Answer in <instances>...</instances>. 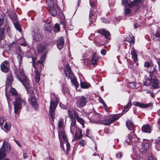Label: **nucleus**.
I'll return each instance as SVG.
<instances>
[{
    "instance_id": "obj_59",
    "label": "nucleus",
    "mask_w": 160,
    "mask_h": 160,
    "mask_svg": "<svg viewBox=\"0 0 160 160\" xmlns=\"http://www.w3.org/2000/svg\"><path fill=\"white\" fill-rule=\"evenodd\" d=\"M4 120L3 118L1 117L0 118V125H2L3 124Z\"/></svg>"
},
{
    "instance_id": "obj_24",
    "label": "nucleus",
    "mask_w": 160,
    "mask_h": 160,
    "mask_svg": "<svg viewBox=\"0 0 160 160\" xmlns=\"http://www.w3.org/2000/svg\"><path fill=\"white\" fill-rule=\"evenodd\" d=\"M97 15H95L93 16L92 17L90 18V19H89L90 21V25H91L92 24L94 26L96 25V23L95 22H96V20L97 19Z\"/></svg>"
},
{
    "instance_id": "obj_6",
    "label": "nucleus",
    "mask_w": 160,
    "mask_h": 160,
    "mask_svg": "<svg viewBox=\"0 0 160 160\" xmlns=\"http://www.w3.org/2000/svg\"><path fill=\"white\" fill-rule=\"evenodd\" d=\"M52 98H53V100L54 101H51L50 102L49 113L50 118L53 121L54 119V111L57 106L58 103V98L54 93L51 94V98L52 99Z\"/></svg>"
},
{
    "instance_id": "obj_51",
    "label": "nucleus",
    "mask_w": 160,
    "mask_h": 160,
    "mask_svg": "<svg viewBox=\"0 0 160 160\" xmlns=\"http://www.w3.org/2000/svg\"><path fill=\"white\" fill-rule=\"evenodd\" d=\"M68 114L70 116V118H72L74 117L73 116V112H72L71 111H70V110H68Z\"/></svg>"
},
{
    "instance_id": "obj_52",
    "label": "nucleus",
    "mask_w": 160,
    "mask_h": 160,
    "mask_svg": "<svg viewBox=\"0 0 160 160\" xmlns=\"http://www.w3.org/2000/svg\"><path fill=\"white\" fill-rule=\"evenodd\" d=\"M77 128L76 127H70V130L71 132L73 134L74 133V132L75 130V129Z\"/></svg>"
},
{
    "instance_id": "obj_11",
    "label": "nucleus",
    "mask_w": 160,
    "mask_h": 160,
    "mask_svg": "<svg viewBox=\"0 0 160 160\" xmlns=\"http://www.w3.org/2000/svg\"><path fill=\"white\" fill-rule=\"evenodd\" d=\"M144 0H134L133 1L128 4V7L130 8L132 7H136V10L135 12H136L139 8V7L138 6V3L142 4L144 2Z\"/></svg>"
},
{
    "instance_id": "obj_53",
    "label": "nucleus",
    "mask_w": 160,
    "mask_h": 160,
    "mask_svg": "<svg viewBox=\"0 0 160 160\" xmlns=\"http://www.w3.org/2000/svg\"><path fill=\"white\" fill-rule=\"evenodd\" d=\"M122 153L121 152H119L116 155V157L118 158H120L122 156Z\"/></svg>"
},
{
    "instance_id": "obj_45",
    "label": "nucleus",
    "mask_w": 160,
    "mask_h": 160,
    "mask_svg": "<svg viewBox=\"0 0 160 160\" xmlns=\"http://www.w3.org/2000/svg\"><path fill=\"white\" fill-rule=\"evenodd\" d=\"M45 29L47 31H50L52 28V27L50 24H46L45 25Z\"/></svg>"
},
{
    "instance_id": "obj_5",
    "label": "nucleus",
    "mask_w": 160,
    "mask_h": 160,
    "mask_svg": "<svg viewBox=\"0 0 160 160\" xmlns=\"http://www.w3.org/2000/svg\"><path fill=\"white\" fill-rule=\"evenodd\" d=\"M16 74L18 79L22 83L26 88L27 89L29 88V81L26 78L23 71L22 69H19L16 72Z\"/></svg>"
},
{
    "instance_id": "obj_21",
    "label": "nucleus",
    "mask_w": 160,
    "mask_h": 160,
    "mask_svg": "<svg viewBox=\"0 0 160 160\" xmlns=\"http://www.w3.org/2000/svg\"><path fill=\"white\" fill-rule=\"evenodd\" d=\"M142 148L145 150L148 149L151 145L150 141L146 140L142 143Z\"/></svg>"
},
{
    "instance_id": "obj_2",
    "label": "nucleus",
    "mask_w": 160,
    "mask_h": 160,
    "mask_svg": "<svg viewBox=\"0 0 160 160\" xmlns=\"http://www.w3.org/2000/svg\"><path fill=\"white\" fill-rule=\"evenodd\" d=\"M48 6L47 9L52 16H56L60 12L59 9L56 4V0H46Z\"/></svg>"
},
{
    "instance_id": "obj_55",
    "label": "nucleus",
    "mask_w": 160,
    "mask_h": 160,
    "mask_svg": "<svg viewBox=\"0 0 160 160\" xmlns=\"http://www.w3.org/2000/svg\"><path fill=\"white\" fill-rule=\"evenodd\" d=\"M73 115L75 117L74 118H76V119L79 117L78 113L75 111H73Z\"/></svg>"
},
{
    "instance_id": "obj_64",
    "label": "nucleus",
    "mask_w": 160,
    "mask_h": 160,
    "mask_svg": "<svg viewBox=\"0 0 160 160\" xmlns=\"http://www.w3.org/2000/svg\"><path fill=\"white\" fill-rule=\"evenodd\" d=\"M131 83L132 84V87L133 88H134L136 87V84H135V83H134V82H132Z\"/></svg>"
},
{
    "instance_id": "obj_26",
    "label": "nucleus",
    "mask_w": 160,
    "mask_h": 160,
    "mask_svg": "<svg viewBox=\"0 0 160 160\" xmlns=\"http://www.w3.org/2000/svg\"><path fill=\"white\" fill-rule=\"evenodd\" d=\"M33 39L35 42H38L40 38L41 37V35L39 33H34V35H33V34H32Z\"/></svg>"
},
{
    "instance_id": "obj_18",
    "label": "nucleus",
    "mask_w": 160,
    "mask_h": 160,
    "mask_svg": "<svg viewBox=\"0 0 160 160\" xmlns=\"http://www.w3.org/2000/svg\"><path fill=\"white\" fill-rule=\"evenodd\" d=\"M57 46L59 49H62L64 46V40L63 38H60L57 41Z\"/></svg>"
},
{
    "instance_id": "obj_39",
    "label": "nucleus",
    "mask_w": 160,
    "mask_h": 160,
    "mask_svg": "<svg viewBox=\"0 0 160 160\" xmlns=\"http://www.w3.org/2000/svg\"><path fill=\"white\" fill-rule=\"evenodd\" d=\"M132 105V103L131 100H129V101L128 102L127 105L125 106L124 110H123V111H125L126 109H129L130 108Z\"/></svg>"
},
{
    "instance_id": "obj_9",
    "label": "nucleus",
    "mask_w": 160,
    "mask_h": 160,
    "mask_svg": "<svg viewBox=\"0 0 160 160\" xmlns=\"http://www.w3.org/2000/svg\"><path fill=\"white\" fill-rule=\"evenodd\" d=\"M121 115L119 114H115L109 119H107L102 121V123L106 125H109L114 121L118 120Z\"/></svg>"
},
{
    "instance_id": "obj_54",
    "label": "nucleus",
    "mask_w": 160,
    "mask_h": 160,
    "mask_svg": "<svg viewBox=\"0 0 160 160\" xmlns=\"http://www.w3.org/2000/svg\"><path fill=\"white\" fill-rule=\"evenodd\" d=\"M151 66L150 63L148 62H145L144 64V66L146 68H149Z\"/></svg>"
},
{
    "instance_id": "obj_16",
    "label": "nucleus",
    "mask_w": 160,
    "mask_h": 160,
    "mask_svg": "<svg viewBox=\"0 0 160 160\" xmlns=\"http://www.w3.org/2000/svg\"><path fill=\"white\" fill-rule=\"evenodd\" d=\"M142 130L143 132L150 133L152 131V128L149 125L146 124L142 127Z\"/></svg>"
},
{
    "instance_id": "obj_48",
    "label": "nucleus",
    "mask_w": 160,
    "mask_h": 160,
    "mask_svg": "<svg viewBox=\"0 0 160 160\" xmlns=\"http://www.w3.org/2000/svg\"><path fill=\"white\" fill-rule=\"evenodd\" d=\"M17 58L18 59V61L19 64H20L22 62V57L21 56H20V55L18 54L17 56Z\"/></svg>"
},
{
    "instance_id": "obj_63",
    "label": "nucleus",
    "mask_w": 160,
    "mask_h": 160,
    "mask_svg": "<svg viewBox=\"0 0 160 160\" xmlns=\"http://www.w3.org/2000/svg\"><path fill=\"white\" fill-rule=\"evenodd\" d=\"M6 98H7V101H8V104H9V102L10 101V99L9 98V97H8V96L7 94V93H6Z\"/></svg>"
},
{
    "instance_id": "obj_57",
    "label": "nucleus",
    "mask_w": 160,
    "mask_h": 160,
    "mask_svg": "<svg viewBox=\"0 0 160 160\" xmlns=\"http://www.w3.org/2000/svg\"><path fill=\"white\" fill-rule=\"evenodd\" d=\"M102 20L103 22L106 23H109V21L106 18H102Z\"/></svg>"
},
{
    "instance_id": "obj_10",
    "label": "nucleus",
    "mask_w": 160,
    "mask_h": 160,
    "mask_svg": "<svg viewBox=\"0 0 160 160\" xmlns=\"http://www.w3.org/2000/svg\"><path fill=\"white\" fill-rule=\"evenodd\" d=\"M10 149V145L6 141H4L2 146L0 150V155L2 154L5 156V154L8 153Z\"/></svg>"
},
{
    "instance_id": "obj_22",
    "label": "nucleus",
    "mask_w": 160,
    "mask_h": 160,
    "mask_svg": "<svg viewBox=\"0 0 160 160\" xmlns=\"http://www.w3.org/2000/svg\"><path fill=\"white\" fill-rule=\"evenodd\" d=\"M98 59V57L96 53L94 54L92 59V62L93 66H96L97 65V62Z\"/></svg>"
},
{
    "instance_id": "obj_14",
    "label": "nucleus",
    "mask_w": 160,
    "mask_h": 160,
    "mask_svg": "<svg viewBox=\"0 0 160 160\" xmlns=\"http://www.w3.org/2000/svg\"><path fill=\"white\" fill-rule=\"evenodd\" d=\"M13 81V79L11 73H8L7 76L6 85L11 87Z\"/></svg>"
},
{
    "instance_id": "obj_8",
    "label": "nucleus",
    "mask_w": 160,
    "mask_h": 160,
    "mask_svg": "<svg viewBox=\"0 0 160 160\" xmlns=\"http://www.w3.org/2000/svg\"><path fill=\"white\" fill-rule=\"evenodd\" d=\"M157 71L155 69V68H153L152 70L150 71V77L152 81V87L154 88H158L159 87V81L157 79H154V75L157 73Z\"/></svg>"
},
{
    "instance_id": "obj_41",
    "label": "nucleus",
    "mask_w": 160,
    "mask_h": 160,
    "mask_svg": "<svg viewBox=\"0 0 160 160\" xmlns=\"http://www.w3.org/2000/svg\"><path fill=\"white\" fill-rule=\"evenodd\" d=\"M76 119L78 122H79L83 126V127L84 128L83 125L85 122V121H84V120L82 118L79 117L78 118Z\"/></svg>"
},
{
    "instance_id": "obj_7",
    "label": "nucleus",
    "mask_w": 160,
    "mask_h": 160,
    "mask_svg": "<svg viewBox=\"0 0 160 160\" xmlns=\"http://www.w3.org/2000/svg\"><path fill=\"white\" fill-rule=\"evenodd\" d=\"M28 93L29 97L28 102L33 108L36 110L38 109V106L36 98L35 96L34 91L33 90L30 89V91L28 92Z\"/></svg>"
},
{
    "instance_id": "obj_47",
    "label": "nucleus",
    "mask_w": 160,
    "mask_h": 160,
    "mask_svg": "<svg viewBox=\"0 0 160 160\" xmlns=\"http://www.w3.org/2000/svg\"><path fill=\"white\" fill-rule=\"evenodd\" d=\"M99 102H100L102 104V105L104 107V108H107V106L105 103L104 102L102 98L100 97H99Z\"/></svg>"
},
{
    "instance_id": "obj_38",
    "label": "nucleus",
    "mask_w": 160,
    "mask_h": 160,
    "mask_svg": "<svg viewBox=\"0 0 160 160\" xmlns=\"http://www.w3.org/2000/svg\"><path fill=\"white\" fill-rule=\"evenodd\" d=\"M60 30V28L58 24L56 23L53 28V30L55 32H58Z\"/></svg>"
},
{
    "instance_id": "obj_56",
    "label": "nucleus",
    "mask_w": 160,
    "mask_h": 160,
    "mask_svg": "<svg viewBox=\"0 0 160 160\" xmlns=\"http://www.w3.org/2000/svg\"><path fill=\"white\" fill-rule=\"evenodd\" d=\"M101 54L103 55H105L106 53V50L105 49H102L101 51Z\"/></svg>"
},
{
    "instance_id": "obj_60",
    "label": "nucleus",
    "mask_w": 160,
    "mask_h": 160,
    "mask_svg": "<svg viewBox=\"0 0 160 160\" xmlns=\"http://www.w3.org/2000/svg\"><path fill=\"white\" fill-rule=\"evenodd\" d=\"M157 62L158 63L159 66V70L160 71V58H158L157 59Z\"/></svg>"
},
{
    "instance_id": "obj_33",
    "label": "nucleus",
    "mask_w": 160,
    "mask_h": 160,
    "mask_svg": "<svg viewBox=\"0 0 160 160\" xmlns=\"http://www.w3.org/2000/svg\"><path fill=\"white\" fill-rule=\"evenodd\" d=\"M155 35L156 38L153 39L155 40H159L160 39V29L159 28L157 30Z\"/></svg>"
},
{
    "instance_id": "obj_27",
    "label": "nucleus",
    "mask_w": 160,
    "mask_h": 160,
    "mask_svg": "<svg viewBox=\"0 0 160 160\" xmlns=\"http://www.w3.org/2000/svg\"><path fill=\"white\" fill-rule=\"evenodd\" d=\"M81 87L83 88H88L90 87V85L89 83L84 82H81Z\"/></svg>"
},
{
    "instance_id": "obj_3",
    "label": "nucleus",
    "mask_w": 160,
    "mask_h": 160,
    "mask_svg": "<svg viewBox=\"0 0 160 160\" xmlns=\"http://www.w3.org/2000/svg\"><path fill=\"white\" fill-rule=\"evenodd\" d=\"M58 133L61 148L62 150L65 152V150L63 147V143H66V151L68 153L70 148V144L69 142H68V140L65 133L62 130H61V131L58 132Z\"/></svg>"
},
{
    "instance_id": "obj_43",
    "label": "nucleus",
    "mask_w": 160,
    "mask_h": 160,
    "mask_svg": "<svg viewBox=\"0 0 160 160\" xmlns=\"http://www.w3.org/2000/svg\"><path fill=\"white\" fill-rule=\"evenodd\" d=\"M89 2L91 6L93 7L96 5V0H90Z\"/></svg>"
},
{
    "instance_id": "obj_19",
    "label": "nucleus",
    "mask_w": 160,
    "mask_h": 160,
    "mask_svg": "<svg viewBox=\"0 0 160 160\" xmlns=\"http://www.w3.org/2000/svg\"><path fill=\"white\" fill-rule=\"evenodd\" d=\"M38 52L41 53L43 52L46 49V46L42 44H38L37 47Z\"/></svg>"
},
{
    "instance_id": "obj_23",
    "label": "nucleus",
    "mask_w": 160,
    "mask_h": 160,
    "mask_svg": "<svg viewBox=\"0 0 160 160\" xmlns=\"http://www.w3.org/2000/svg\"><path fill=\"white\" fill-rule=\"evenodd\" d=\"M126 126L129 130H132L134 127L133 123L130 121L129 120L126 122Z\"/></svg>"
},
{
    "instance_id": "obj_62",
    "label": "nucleus",
    "mask_w": 160,
    "mask_h": 160,
    "mask_svg": "<svg viewBox=\"0 0 160 160\" xmlns=\"http://www.w3.org/2000/svg\"><path fill=\"white\" fill-rule=\"evenodd\" d=\"M9 63V62L7 61H5L3 62L2 64H3L4 65L8 66V64Z\"/></svg>"
},
{
    "instance_id": "obj_36",
    "label": "nucleus",
    "mask_w": 160,
    "mask_h": 160,
    "mask_svg": "<svg viewBox=\"0 0 160 160\" xmlns=\"http://www.w3.org/2000/svg\"><path fill=\"white\" fill-rule=\"evenodd\" d=\"M63 119L60 120L58 122V128L59 129H62L63 128Z\"/></svg>"
},
{
    "instance_id": "obj_35",
    "label": "nucleus",
    "mask_w": 160,
    "mask_h": 160,
    "mask_svg": "<svg viewBox=\"0 0 160 160\" xmlns=\"http://www.w3.org/2000/svg\"><path fill=\"white\" fill-rule=\"evenodd\" d=\"M11 125L8 122H6L4 125L5 128L8 131H9L11 128Z\"/></svg>"
},
{
    "instance_id": "obj_37",
    "label": "nucleus",
    "mask_w": 160,
    "mask_h": 160,
    "mask_svg": "<svg viewBox=\"0 0 160 160\" xmlns=\"http://www.w3.org/2000/svg\"><path fill=\"white\" fill-rule=\"evenodd\" d=\"M13 23H14V26H15V28H16V29L17 30H18V31H19V32H21V28L20 27V24L17 22H16L15 23L14 22Z\"/></svg>"
},
{
    "instance_id": "obj_12",
    "label": "nucleus",
    "mask_w": 160,
    "mask_h": 160,
    "mask_svg": "<svg viewBox=\"0 0 160 160\" xmlns=\"http://www.w3.org/2000/svg\"><path fill=\"white\" fill-rule=\"evenodd\" d=\"M82 130L79 128H76L75 138L76 139H80L82 137Z\"/></svg>"
},
{
    "instance_id": "obj_40",
    "label": "nucleus",
    "mask_w": 160,
    "mask_h": 160,
    "mask_svg": "<svg viewBox=\"0 0 160 160\" xmlns=\"http://www.w3.org/2000/svg\"><path fill=\"white\" fill-rule=\"evenodd\" d=\"M151 83L150 80L148 78L146 79L145 81L144 82V85L145 86H149Z\"/></svg>"
},
{
    "instance_id": "obj_49",
    "label": "nucleus",
    "mask_w": 160,
    "mask_h": 160,
    "mask_svg": "<svg viewBox=\"0 0 160 160\" xmlns=\"http://www.w3.org/2000/svg\"><path fill=\"white\" fill-rule=\"evenodd\" d=\"M131 140V139L130 138L129 136H128L126 137V142L128 143V144L130 145V142Z\"/></svg>"
},
{
    "instance_id": "obj_50",
    "label": "nucleus",
    "mask_w": 160,
    "mask_h": 160,
    "mask_svg": "<svg viewBox=\"0 0 160 160\" xmlns=\"http://www.w3.org/2000/svg\"><path fill=\"white\" fill-rule=\"evenodd\" d=\"M5 156L2 154V155H0V160H9L8 158L4 159Z\"/></svg>"
},
{
    "instance_id": "obj_46",
    "label": "nucleus",
    "mask_w": 160,
    "mask_h": 160,
    "mask_svg": "<svg viewBox=\"0 0 160 160\" xmlns=\"http://www.w3.org/2000/svg\"><path fill=\"white\" fill-rule=\"evenodd\" d=\"M96 14L95 12L93 11L91 9H90L89 12V19H90V18L92 17L93 16L96 15Z\"/></svg>"
},
{
    "instance_id": "obj_28",
    "label": "nucleus",
    "mask_w": 160,
    "mask_h": 160,
    "mask_svg": "<svg viewBox=\"0 0 160 160\" xmlns=\"http://www.w3.org/2000/svg\"><path fill=\"white\" fill-rule=\"evenodd\" d=\"M5 37V29L4 28H0V40L1 41Z\"/></svg>"
},
{
    "instance_id": "obj_4",
    "label": "nucleus",
    "mask_w": 160,
    "mask_h": 160,
    "mask_svg": "<svg viewBox=\"0 0 160 160\" xmlns=\"http://www.w3.org/2000/svg\"><path fill=\"white\" fill-rule=\"evenodd\" d=\"M64 72L66 77L68 79L70 78L72 83L75 85L76 89H77L78 87L79 84L76 79L72 72L70 67L68 64H67L65 67Z\"/></svg>"
},
{
    "instance_id": "obj_20",
    "label": "nucleus",
    "mask_w": 160,
    "mask_h": 160,
    "mask_svg": "<svg viewBox=\"0 0 160 160\" xmlns=\"http://www.w3.org/2000/svg\"><path fill=\"white\" fill-rule=\"evenodd\" d=\"M125 40L126 41L129 42L130 44H132L135 42L134 37L130 35L126 38Z\"/></svg>"
},
{
    "instance_id": "obj_15",
    "label": "nucleus",
    "mask_w": 160,
    "mask_h": 160,
    "mask_svg": "<svg viewBox=\"0 0 160 160\" xmlns=\"http://www.w3.org/2000/svg\"><path fill=\"white\" fill-rule=\"evenodd\" d=\"M133 104L134 105L140 108H146L150 106L151 105V103L145 104L139 102H133Z\"/></svg>"
},
{
    "instance_id": "obj_44",
    "label": "nucleus",
    "mask_w": 160,
    "mask_h": 160,
    "mask_svg": "<svg viewBox=\"0 0 160 160\" xmlns=\"http://www.w3.org/2000/svg\"><path fill=\"white\" fill-rule=\"evenodd\" d=\"M131 1V0H122V5L124 7L128 4Z\"/></svg>"
},
{
    "instance_id": "obj_42",
    "label": "nucleus",
    "mask_w": 160,
    "mask_h": 160,
    "mask_svg": "<svg viewBox=\"0 0 160 160\" xmlns=\"http://www.w3.org/2000/svg\"><path fill=\"white\" fill-rule=\"evenodd\" d=\"M11 18L12 20H13V23H14V22H17V15L16 14H13L11 16Z\"/></svg>"
},
{
    "instance_id": "obj_31",
    "label": "nucleus",
    "mask_w": 160,
    "mask_h": 160,
    "mask_svg": "<svg viewBox=\"0 0 160 160\" xmlns=\"http://www.w3.org/2000/svg\"><path fill=\"white\" fill-rule=\"evenodd\" d=\"M131 54L132 55V57L134 61L136 62L138 60L137 55L135 52L134 51H132Z\"/></svg>"
},
{
    "instance_id": "obj_1",
    "label": "nucleus",
    "mask_w": 160,
    "mask_h": 160,
    "mask_svg": "<svg viewBox=\"0 0 160 160\" xmlns=\"http://www.w3.org/2000/svg\"><path fill=\"white\" fill-rule=\"evenodd\" d=\"M10 91L13 95L16 96L15 101L13 102V105L14 113L15 114H18L20 112V110L22 108V103L25 104V102L21 99L20 97L18 96V92L15 89L11 88Z\"/></svg>"
},
{
    "instance_id": "obj_17",
    "label": "nucleus",
    "mask_w": 160,
    "mask_h": 160,
    "mask_svg": "<svg viewBox=\"0 0 160 160\" xmlns=\"http://www.w3.org/2000/svg\"><path fill=\"white\" fill-rule=\"evenodd\" d=\"M98 32L104 35L105 37L109 39L110 37V35L109 32L108 31H106L104 29L99 30Z\"/></svg>"
},
{
    "instance_id": "obj_29",
    "label": "nucleus",
    "mask_w": 160,
    "mask_h": 160,
    "mask_svg": "<svg viewBox=\"0 0 160 160\" xmlns=\"http://www.w3.org/2000/svg\"><path fill=\"white\" fill-rule=\"evenodd\" d=\"M128 8H127L126 7H125V8L124 9V13L125 15H127L132 12V10L131 8L133 7H132L129 8L128 6Z\"/></svg>"
},
{
    "instance_id": "obj_32",
    "label": "nucleus",
    "mask_w": 160,
    "mask_h": 160,
    "mask_svg": "<svg viewBox=\"0 0 160 160\" xmlns=\"http://www.w3.org/2000/svg\"><path fill=\"white\" fill-rule=\"evenodd\" d=\"M156 144L155 147L156 149L158 151H160V137H159L156 141Z\"/></svg>"
},
{
    "instance_id": "obj_25",
    "label": "nucleus",
    "mask_w": 160,
    "mask_h": 160,
    "mask_svg": "<svg viewBox=\"0 0 160 160\" xmlns=\"http://www.w3.org/2000/svg\"><path fill=\"white\" fill-rule=\"evenodd\" d=\"M35 71V79L36 82L37 83L39 82L40 80V73L38 70Z\"/></svg>"
},
{
    "instance_id": "obj_61",
    "label": "nucleus",
    "mask_w": 160,
    "mask_h": 160,
    "mask_svg": "<svg viewBox=\"0 0 160 160\" xmlns=\"http://www.w3.org/2000/svg\"><path fill=\"white\" fill-rule=\"evenodd\" d=\"M71 118L72 119V122L71 123L76 124V119L74 117Z\"/></svg>"
},
{
    "instance_id": "obj_34",
    "label": "nucleus",
    "mask_w": 160,
    "mask_h": 160,
    "mask_svg": "<svg viewBox=\"0 0 160 160\" xmlns=\"http://www.w3.org/2000/svg\"><path fill=\"white\" fill-rule=\"evenodd\" d=\"M45 54L41 57L40 59L38 61L37 63V64H38V63L42 64L45 60Z\"/></svg>"
},
{
    "instance_id": "obj_30",
    "label": "nucleus",
    "mask_w": 160,
    "mask_h": 160,
    "mask_svg": "<svg viewBox=\"0 0 160 160\" xmlns=\"http://www.w3.org/2000/svg\"><path fill=\"white\" fill-rule=\"evenodd\" d=\"M1 69L2 71L3 72H7L8 71V66L5 65L3 64H2L1 65Z\"/></svg>"
},
{
    "instance_id": "obj_58",
    "label": "nucleus",
    "mask_w": 160,
    "mask_h": 160,
    "mask_svg": "<svg viewBox=\"0 0 160 160\" xmlns=\"http://www.w3.org/2000/svg\"><path fill=\"white\" fill-rule=\"evenodd\" d=\"M3 22V18L2 17H0V27L2 26Z\"/></svg>"
},
{
    "instance_id": "obj_13",
    "label": "nucleus",
    "mask_w": 160,
    "mask_h": 160,
    "mask_svg": "<svg viewBox=\"0 0 160 160\" xmlns=\"http://www.w3.org/2000/svg\"><path fill=\"white\" fill-rule=\"evenodd\" d=\"M88 101V99L87 97L82 96L80 97L78 102L80 106L82 107L84 106Z\"/></svg>"
}]
</instances>
